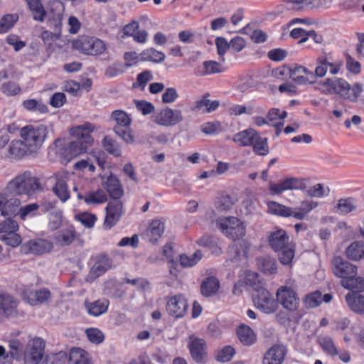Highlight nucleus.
<instances>
[{
    "mask_svg": "<svg viewBox=\"0 0 364 364\" xmlns=\"http://www.w3.org/2000/svg\"><path fill=\"white\" fill-rule=\"evenodd\" d=\"M268 242L270 247L279 253V259L283 264H290L294 257L295 245L290 242L286 230L275 228L269 232Z\"/></svg>",
    "mask_w": 364,
    "mask_h": 364,
    "instance_id": "obj_1",
    "label": "nucleus"
},
{
    "mask_svg": "<svg viewBox=\"0 0 364 364\" xmlns=\"http://www.w3.org/2000/svg\"><path fill=\"white\" fill-rule=\"evenodd\" d=\"M48 132L49 128L44 124L26 125L20 129V136L28 148L30 154L41 149Z\"/></svg>",
    "mask_w": 364,
    "mask_h": 364,
    "instance_id": "obj_2",
    "label": "nucleus"
},
{
    "mask_svg": "<svg viewBox=\"0 0 364 364\" xmlns=\"http://www.w3.org/2000/svg\"><path fill=\"white\" fill-rule=\"evenodd\" d=\"M7 188L16 194L27 195H31L43 189L39 179L32 176L29 171H26L14 178L9 183Z\"/></svg>",
    "mask_w": 364,
    "mask_h": 364,
    "instance_id": "obj_3",
    "label": "nucleus"
},
{
    "mask_svg": "<svg viewBox=\"0 0 364 364\" xmlns=\"http://www.w3.org/2000/svg\"><path fill=\"white\" fill-rule=\"evenodd\" d=\"M216 225L225 237L233 240H239L246 234V224L237 217L219 218Z\"/></svg>",
    "mask_w": 364,
    "mask_h": 364,
    "instance_id": "obj_4",
    "label": "nucleus"
},
{
    "mask_svg": "<svg viewBox=\"0 0 364 364\" xmlns=\"http://www.w3.org/2000/svg\"><path fill=\"white\" fill-rule=\"evenodd\" d=\"M72 45L74 49L85 55H100L106 49V46L102 40L87 36H80L73 41Z\"/></svg>",
    "mask_w": 364,
    "mask_h": 364,
    "instance_id": "obj_5",
    "label": "nucleus"
},
{
    "mask_svg": "<svg viewBox=\"0 0 364 364\" xmlns=\"http://www.w3.org/2000/svg\"><path fill=\"white\" fill-rule=\"evenodd\" d=\"M69 178L70 174L68 171H61L54 173L49 178L54 183L52 188L53 193L63 203H65L70 198V191L68 186Z\"/></svg>",
    "mask_w": 364,
    "mask_h": 364,
    "instance_id": "obj_6",
    "label": "nucleus"
},
{
    "mask_svg": "<svg viewBox=\"0 0 364 364\" xmlns=\"http://www.w3.org/2000/svg\"><path fill=\"white\" fill-rule=\"evenodd\" d=\"M45 343L38 337L28 341L24 351L25 364H38L44 355Z\"/></svg>",
    "mask_w": 364,
    "mask_h": 364,
    "instance_id": "obj_7",
    "label": "nucleus"
},
{
    "mask_svg": "<svg viewBox=\"0 0 364 364\" xmlns=\"http://www.w3.org/2000/svg\"><path fill=\"white\" fill-rule=\"evenodd\" d=\"M337 95L343 100L350 103L358 102L361 94L363 92V86L360 82H355L350 85L347 80L340 78Z\"/></svg>",
    "mask_w": 364,
    "mask_h": 364,
    "instance_id": "obj_8",
    "label": "nucleus"
},
{
    "mask_svg": "<svg viewBox=\"0 0 364 364\" xmlns=\"http://www.w3.org/2000/svg\"><path fill=\"white\" fill-rule=\"evenodd\" d=\"M152 121L164 127L175 126L183 120L182 112L169 107L161 109L151 117Z\"/></svg>",
    "mask_w": 364,
    "mask_h": 364,
    "instance_id": "obj_9",
    "label": "nucleus"
},
{
    "mask_svg": "<svg viewBox=\"0 0 364 364\" xmlns=\"http://www.w3.org/2000/svg\"><path fill=\"white\" fill-rule=\"evenodd\" d=\"M289 77L293 82L299 85L316 84V76L313 72L304 66L297 64L292 65L289 68Z\"/></svg>",
    "mask_w": 364,
    "mask_h": 364,
    "instance_id": "obj_10",
    "label": "nucleus"
},
{
    "mask_svg": "<svg viewBox=\"0 0 364 364\" xmlns=\"http://www.w3.org/2000/svg\"><path fill=\"white\" fill-rule=\"evenodd\" d=\"M277 299L282 307L289 311H296L299 306V299L296 291L289 287L282 286L276 293Z\"/></svg>",
    "mask_w": 364,
    "mask_h": 364,
    "instance_id": "obj_11",
    "label": "nucleus"
},
{
    "mask_svg": "<svg viewBox=\"0 0 364 364\" xmlns=\"http://www.w3.org/2000/svg\"><path fill=\"white\" fill-rule=\"evenodd\" d=\"M256 307L265 314H272L277 309V303L273 296L264 288L257 289L254 295Z\"/></svg>",
    "mask_w": 364,
    "mask_h": 364,
    "instance_id": "obj_12",
    "label": "nucleus"
},
{
    "mask_svg": "<svg viewBox=\"0 0 364 364\" xmlns=\"http://www.w3.org/2000/svg\"><path fill=\"white\" fill-rule=\"evenodd\" d=\"M305 188V180L296 177L287 178L278 183H269V191L272 195H280L287 191L304 190Z\"/></svg>",
    "mask_w": 364,
    "mask_h": 364,
    "instance_id": "obj_13",
    "label": "nucleus"
},
{
    "mask_svg": "<svg viewBox=\"0 0 364 364\" xmlns=\"http://www.w3.org/2000/svg\"><path fill=\"white\" fill-rule=\"evenodd\" d=\"M188 304L185 296L181 294L167 299L166 305L168 314L176 318L183 317L187 313Z\"/></svg>",
    "mask_w": 364,
    "mask_h": 364,
    "instance_id": "obj_14",
    "label": "nucleus"
},
{
    "mask_svg": "<svg viewBox=\"0 0 364 364\" xmlns=\"http://www.w3.org/2000/svg\"><path fill=\"white\" fill-rule=\"evenodd\" d=\"M331 266L334 275L342 279L357 274V267L341 257H334L331 261Z\"/></svg>",
    "mask_w": 364,
    "mask_h": 364,
    "instance_id": "obj_15",
    "label": "nucleus"
},
{
    "mask_svg": "<svg viewBox=\"0 0 364 364\" xmlns=\"http://www.w3.org/2000/svg\"><path fill=\"white\" fill-rule=\"evenodd\" d=\"M192 359L198 363H204L207 358L206 343L202 339L191 336L188 345Z\"/></svg>",
    "mask_w": 364,
    "mask_h": 364,
    "instance_id": "obj_16",
    "label": "nucleus"
},
{
    "mask_svg": "<svg viewBox=\"0 0 364 364\" xmlns=\"http://www.w3.org/2000/svg\"><path fill=\"white\" fill-rule=\"evenodd\" d=\"M106 216L104 221V226L106 229H111L120 219L123 213V205L119 200H114L109 202L106 208Z\"/></svg>",
    "mask_w": 364,
    "mask_h": 364,
    "instance_id": "obj_17",
    "label": "nucleus"
},
{
    "mask_svg": "<svg viewBox=\"0 0 364 364\" xmlns=\"http://www.w3.org/2000/svg\"><path fill=\"white\" fill-rule=\"evenodd\" d=\"M94 130L95 126L92 124L85 122L81 125H78L70 129V133L75 139L91 146L94 141L91 136V133Z\"/></svg>",
    "mask_w": 364,
    "mask_h": 364,
    "instance_id": "obj_18",
    "label": "nucleus"
},
{
    "mask_svg": "<svg viewBox=\"0 0 364 364\" xmlns=\"http://www.w3.org/2000/svg\"><path fill=\"white\" fill-rule=\"evenodd\" d=\"M287 353V348L284 345L275 344L264 353L262 364H282Z\"/></svg>",
    "mask_w": 364,
    "mask_h": 364,
    "instance_id": "obj_19",
    "label": "nucleus"
},
{
    "mask_svg": "<svg viewBox=\"0 0 364 364\" xmlns=\"http://www.w3.org/2000/svg\"><path fill=\"white\" fill-rule=\"evenodd\" d=\"M53 248V242L45 239H36L28 241L23 246L25 253L43 255L50 252Z\"/></svg>",
    "mask_w": 364,
    "mask_h": 364,
    "instance_id": "obj_20",
    "label": "nucleus"
},
{
    "mask_svg": "<svg viewBox=\"0 0 364 364\" xmlns=\"http://www.w3.org/2000/svg\"><path fill=\"white\" fill-rule=\"evenodd\" d=\"M18 301L7 293L0 294V311L7 318L16 317L18 315Z\"/></svg>",
    "mask_w": 364,
    "mask_h": 364,
    "instance_id": "obj_21",
    "label": "nucleus"
},
{
    "mask_svg": "<svg viewBox=\"0 0 364 364\" xmlns=\"http://www.w3.org/2000/svg\"><path fill=\"white\" fill-rule=\"evenodd\" d=\"M20 205L21 203L18 198L5 193H0V213L2 216L16 214Z\"/></svg>",
    "mask_w": 364,
    "mask_h": 364,
    "instance_id": "obj_22",
    "label": "nucleus"
},
{
    "mask_svg": "<svg viewBox=\"0 0 364 364\" xmlns=\"http://www.w3.org/2000/svg\"><path fill=\"white\" fill-rule=\"evenodd\" d=\"M165 225L159 219L153 220L145 232V237L152 243L157 242L164 233Z\"/></svg>",
    "mask_w": 364,
    "mask_h": 364,
    "instance_id": "obj_23",
    "label": "nucleus"
},
{
    "mask_svg": "<svg viewBox=\"0 0 364 364\" xmlns=\"http://www.w3.org/2000/svg\"><path fill=\"white\" fill-rule=\"evenodd\" d=\"M225 71V68L222 64L214 60H206L202 65L196 67L194 70V74L196 76L202 77L213 74L221 73Z\"/></svg>",
    "mask_w": 364,
    "mask_h": 364,
    "instance_id": "obj_24",
    "label": "nucleus"
},
{
    "mask_svg": "<svg viewBox=\"0 0 364 364\" xmlns=\"http://www.w3.org/2000/svg\"><path fill=\"white\" fill-rule=\"evenodd\" d=\"M341 77H331L326 78L324 80L318 82L316 80V84H313L314 90L318 91L321 93L328 95L332 93L337 95V89H338L339 82Z\"/></svg>",
    "mask_w": 364,
    "mask_h": 364,
    "instance_id": "obj_25",
    "label": "nucleus"
},
{
    "mask_svg": "<svg viewBox=\"0 0 364 364\" xmlns=\"http://www.w3.org/2000/svg\"><path fill=\"white\" fill-rule=\"evenodd\" d=\"M208 97L209 94L206 93L200 99L196 100L191 107V110L203 113H210L216 110L219 107V102L218 100L211 101Z\"/></svg>",
    "mask_w": 364,
    "mask_h": 364,
    "instance_id": "obj_26",
    "label": "nucleus"
},
{
    "mask_svg": "<svg viewBox=\"0 0 364 364\" xmlns=\"http://www.w3.org/2000/svg\"><path fill=\"white\" fill-rule=\"evenodd\" d=\"M257 133L255 129L248 128L234 134L232 140L239 146H251Z\"/></svg>",
    "mask_w": 364,
    "mask_h": 364,
    "instance_id": "obj_27",
    "label": "nucleus"
},
{
    "mask_svg": "<svg viewBox=\"0 0 364 364\" xmlns=\"http://www.w3.org/2000/svg\"><path fill=\"white\" fill-rule=\"evenodd\" d=\"M102 186L113 199L117 200L123 195V190L120 182L114 175L111 174L108 176L106 181H103Z\"/></svg>",
    "mask_w": 364,
    "mask_h": 364,
    "instance_id": "obj_28",
    "label": "nucleus"
},
{
    "mask_svg": "<svg viewBox=\"0 0 364 364\" xmlns=\"http://www.w3.org/2000/svg\"><path fill=\"white\" fill-rule=\"evenodd\" d=\"M77 198L83 200L89 205H93L105 203L107 200V196L102 189L99 188L96 191H89L84 196L78 193Z\"/></svg>",
    "mask_w": 364,
    "mask_h": 364,
    "instance_id": "obj_29",
    "label": "nucleus"
},
{
    "mask_svg": "<svg viewBox=\"0 0 364 364\" xmlns=\"http://www.w3.org/2000/svg\"><path fill=\"white\" fill-rule=\"evenodd\" d=\"M54 145L58 149L57 153L62 159L63 162L68 163L77 157L75 151H74L70 142L65 143L62 139H57L54 141Z\"/></svg>",
    "mask_w": 364,
    "mask_h": 364,
    "instance_id": "obj_30",
    "label": "nucleus"
},
{
    "mask_svg": "<svg viewBox=\"0 0 364 364\" xmlns=\"http://www.w3.org/2000/svg\"><path fill=\"white\" fill-rule=\"evenodd\" d=\"M54 145L58 149L57 153L62 159L63 162L68 163L77 157L75 151H74L70 142L65 143L62 139H57L54 141Z\"/></svg>",
    "mask_w": 364,
    "mask_h": 364,
    "instance_id": "obj_31",
    "label": "nucleus"
},
{
    "mask_svg": "<svg viewBox=\"0 0 364 364\" xmlns=\"http://www.w3.org/2000/svg\"><path fill=\"white\" fill-rule=\"evenodd\" d=\"M318 205L317 201L312 200H305L301 201L299 207L296 208H292L291 217L296 220H304L306 215Z\"/></svg>",
    "mask_w": 364,
    "mask_h": 364,
    "instance_id": "obj_32",
    "label": "nucleus"
},
{
    "mask_svg": "<svg viewBox=\"0 0 364 364\" xmlns=\"http://www.w3.org/2000/svg\"><path fill=\"white\" fill-rule=\"evenodd\" d=\"M357 208L356 200L353 198L339 199L333 208V212L338 215H347Z\"/></svg>",
    "mask_w": 364,
    "mask_h": 364,
    "instance_id": "obj_33",
    "label": "nucleus"
},
{
    "mask_svg": "<svg viewBox=\"0 0 364 364\" xmlns=\"http://www.w3.org/2000/svg\"><path fill=\"white\" fill-rule=\"evenodd\" d=\"M24 297L31 305L36 306L48 301L50 298V292L46 289L26 291Z\"/></svg>",
    "mask_w": 364,
    "mask_h": 364,
    "instance_id": "obj_34",
    "label": "nucleus"
},
{
    "mask_svg": "<svg viewBox=\"0 0 364 364\" xmlns=\"http://www.w3.org/2000/svg\"><path fill=\"white\" fill-rule=\"evenodd\" d=\"M76 237V232L73 226H68L57 232L54 238L57 243L61 246L70 245Z\"/></svg>",
    "mask_w": 364,
    "mask_h": 364,
    "instance_id": "obj_35",
    "label": "nucleus"
},
{
    "mask_svg": "<svg viewBox=\"0 0 364 364\" xmlns=\"http://www.w3.org/2000/svg\"><path fill=\"white\" fill-rule=\"evenodd\" d=\"M220 288L219 280L214 277L205 278L200 284V292L205 297L215 295Z\"/></svg>",
    "mask_w": 364,
    "mask_h": 364,
    "instance_id": "obj_36",
    "label": "nucleus"
},
{
    "mask_svg": "<svg viewBox=\"0 0 364 364\" xmlns=\"http://www.w3.org/2000/svg\"><path fill=\"white\" fill-rule=\"evenodd\" d=\"M346 301L348 307L354 312L364 314V296L356 293H348Z\"/></svg>",
    "mask_w": 364,
    "mask_h": 364,
    "instance_id": "obj_37",
    "label": "nucleus"
},
{
    "mask_svg": "<svg viewBox=\"0 0 364 364\" xmlns=\"http://www.w3.org/2000/svg\"><path fill=\"white\" fill-rule=\"evenodd\" d=\"M112 267V260L105 255H101L93 264L90 269V274L93 277L102 275Z\"/></svg>",
    "mask_w": 364,
    "mask_h": 364,
    "instance_id": "obj_38",
    "label": "nucleus"
},
{
    "mask_svg": "<svg viewBox=\"0 0 364 364\" xmlns=\"http://www.w3.org/2000/svg\"><path fill=\"white\" fill-rule=\"evenodd\" d=\"M341 285L345 289L353 291L362 292L364 291V279L361 277H356V275L342 279Z\"/></svg>",
    "mask_w": 364,
    "mask_h": 364,
    "instance_id": "obj_39",
    "label": "nucleus"
},
{
    "mask_svg": "<svg viewBox=\"0 0 364 364\" xmlns=\"http://www.w3.org/2000/svg\"><path fill=\"white\" fill-rule=\"evenodd\" d=\"M166 55L163 52L156 50L153 48H150L143 50L140 53V60L151 61L154 63H162L165 60Z\"/></svg>",
    "mask_w": 364,
    "mask_h": 364,
    "instance_id": "obj_40",
    "label": "nucleus"
},
{
    "mask_svg": "<svg viewBox=\"0 0 364 364\" xmlns=\"http://www.w3.org/2000/svg\"><path fill=\"white\" fill-rule=\"evenodd\" d=\"M69 360L72 364H92L89 354L79 348H73L70 350Z\"/></svg>",
    "mask_w": 364,
    "mask_h": 364,
    "instance_id": "obj_41",
    "label": "nucleus"
},
{
    "mask_svg": "<svg viewBox=\"0 0 364 364\" xmlns=\"http://www.w3.org/2000/svg\"><path fill=\"white\" fill-rule=\"evenodd\" d=\"M109 306L107 300H97L94 302L85 304L86 309L89 314L93 316H99L105 313Z\"/></svg>",
    "mask_w": 364,
    "mask_h": 364,
    "instance_id": "obj_42",
    "label": "nucleus"
},
{
    "mask_svg": "<svg viewBox=\"0 0 364 364\" xmlns=\"http://www.w3.org/2000/svg\"><path fill=\"white\" fill-rule=\"evenodd\" d=\"M30 10L32 12L35 21L43 22L46 15L41 0H26Z\"/></svg>",
    "mask_w": 364,
    "mask_h": 364,
    "instance_id": "obj_43",
    "label": "nucleus"
},
{
    "mask_svg": "<svg viewBox=\"0 0 364 364\" xmlns=\"http://www.w3.org/2000/svg\"><path fill=\"white\" fill-rule=\"evenodd\" d=\"M251 146H252L254 153L259 156H267L269 152L267 138L262 137L259 132Z\"/></svg>",
    "mask_w": 364,
    "mask_h": 364,
    "instance_id": "obj_44",
    "label": "nucleus"
},
{
    "mask_svg": "<svg viewBox=\"0 0 364 364\" xmlns=\"http://www.w3.org/2000/svg\"><path fill=\"white\" fill-rule=\"evenodd\" d=\"M9 152L14 158L23 157L26 154H30L28 148L23 139L12 141L9 145Z\"/></svg>",
    "mask_w": 364,
    "mask_h": 364,
    "instance_id": "obj_45",
    "label": "nucleus"
},
{
    "mask_svg": "<svg viewBox=\"0 0 364 364\" xmlns=\"http://www.w3.org/2000/svg\"><path fill=\"white\" fill-rule=\"evenodd\" d=\"M240 341L246 346H250L255 341V335L253 331L247 326L241 325L237 331Z\"/></svg>",
    "mask_w": 364,
    "mask_h": 364,
    "instance_id": "obj_46",
    "label": "nucleus"
},
{
    "mask_svg": "<svg viewBox=\"0 0 364 364\" xmlns=\"http://www.w3.org/2000/svg\"><path fill=\"white\" fill-rule=\"evenodd\" d=\"M332 60H330L326 55H320L316 58V68L314 69L316 77H324L327 73L328 68L330 69Z\"/></svg>",
    "mask_w": 364,
    "mask_h": 364,
    "instance_id": "obj_47",
    "label": "nucleus"
},
{
    "mask_svg": "<svg viewBox=\"0 0 364 364\" xmlns=\"http://www.w3.org/2000/svg\"><path fill=\"white\" fill-rule=\"evenodd\" d=\"M318 343L323 350L328 355L336 356L338 354V350L331 337L327 336H319L318 338Z\"/></svg>",
    "mask_w": 364,
    "mask_h": 364,
    "instance_id": "obj_48",
    "label": "nucleus"
},
{
    "mask_svg": "<svg viewBox=\"0 0 364 364\" xmlns=\"http://www.w3.org/2000/svg\"><path fill=\"white\" fill-rule=\"evenodd\" d=\"M23 107L30 112H37L41 114L48 112V106L41 100L29 99L23 102Z\"/></svg>",
    "mask_w": 364,
    "mask_h": 364,
    "instance_id": "obj_49",
    "label": "nucleus"
},
{
    "mask_svg": "<svg viewBox=\"0 0 364 364\" xmlns=\"http://www.w3.org/2000/svg\"><path fill=\"white\" fill-rule=\"evenodd\" d=\"M251 245L247 240H242L238 244H235L230 247V252H235V259H240L242 257H247Z\"/></svg>",
    "mask_w": 364,
    "mask_h": 364,
    "instance_id": "obj_50",
    "label": "nucleus"
},
{
    "mask_svg": "<svg viewBox=\"0 0 364 364\" xmlns=\"http://www.w3.org/2000/svg\"><path fill=\"white\" fill-rule=\"evenodd\" d=\"M270 213L282 217H291L292 208L285 206L277 202H270L268 204Z\"/></svg>",
    "mask_w": 364,
    "mask_h": 364,
    "instance_id": "obj_51",
    "label": "nucleus"
},
{
    "mask_svg": "<svg viewBox=\"0 0 364 364\" xmlns=\"http://www.w3.org/2000/svg\"><path fill=\"white\" fill-rule=\"evenodd\" d=\"M233 205L234 201L228 195H222L219 196L215 202V207L220 212H226L230 210Z\"/></svg>",
    "mask_w": 364,
    "mask_h": 364,
    "instance_id": "obj_52",
    "label": "nucleus"
},
{
    "mask_svg": "<svg viewBox=\"0 0 364 364\" xmlns=\"http://www.w3.org/2000/svg\"><path fill=\"white\" fill-rule=\"evenodd\" d=\"M202 257L203 254L200 250L196 251L190 256L181 255L180 256V263L183 267H191L196 265L201 259Z\"/></svg>",
    "mask_w": 364,
    "mask_h": 364,
    "instance_id": "obj_53",
    "label": "nucleus"
},
{
    "mask_svg": "<svg viewBox=\"0 0 364 364\" xmlns=\"http://www.w3.org/2000/svg\"><path fill=\"white\" fill-rule=\"evenodd\" d=\"M112 118L117 123L115 127H120V128L129 127L132 122V119L128 114L119 109L112 112Z\"/></svg>",
    "mask_w": 364,
    "mask_h": 364,
    "instance_id": "obj_54",
    "label": "nucleus"
},
{
    "mask_svg": "<svg viewBox=\"0 0 364 364\" xmlns=\"http://www.w3.org/2000/svg\"><path fill=\"white\" fill-rule=\"evenodd\" d=\"M18 230V223L12 218H7L0 222V235H9Z\"/></svg>",
    "mask_w": 364,
    "mask_h": 364,
    "instance_id": "obj_55",
    "label": "nucleus"
},
{
    "mask_svg": "<svg viewBox=\"0 0 364 364\" xmlns=\"http://www.w3.org/2000/svg\"><path fill=\"white\" fill-rule=\"evenodd\" d=\"M18 21V16L15 14L4 15L0 20V33H4L12 28Z\"/></svg>",
    "mask_w": 364,
    "mask_h": 364,
    "instance_id": "obj_56",
    "label": "nucleus"
},
{
    "mask_svg": "<svg viewBox=\"0 0 364 364\" xmlns=\"http://www.w3.org/2000/svg\"><path fill=\"white\" fill-rule=\"evenodd\" d=\"M153 79L152 73L150 70H144L137 75L136 81L133 84L135 88L144 90L146 84Z\"/></svg>",
    "mask_w": 364,
    "mask_h": 364,
    "instance_id": "obj_57",
    "label": "nucleus"
},
{
    "mask_svg": "<svg viewBox=\"0 0 364 364\" xmlns=\"http://www.w3.org/2000/svg\"><path fill=\"white\" fill-rule=\"evenodd\" d=\"M235 353V349L230 346H227L219 350L215 358L218 362L226 363L229 362L232 358Z\"/></svg>",
    "mask_w": 364,
    "mask_h": 364,
    "instance_id": "obj_58",
    "label": "nucleus"
},
{
    "mask_svg": "<svg viewBox=\"0 0 364 364\" xmlns=\"http://www.w3.org/2000/svg\"><path fill=\"white\" fill-rule=\"evenodd\" d=\"M103 145L105 150L114 156L121 155L122 151L119 145L111 138L105 136L103 139Z\"/></svg>",
    "mask_w": 364,
    "mask_h": 364,
    "instance_id": "obj_59",
    "label": "nucleus"
},
{
    "mask_svg": "<svg viewBox=\"0 0 364 364\" xmlns=\"http://www.w3.org/2000/svg\"><path fill=\"white\" fill-rule=\"evenodd\" d=\"M0 240L3 241L6 245L16 247L21 243V237L16 232L10 234L0 235Z\"/></svg>",
    "mask_w": 364,
    "mask_h": 364,
    "instance_id": "obj_60",
    "label": "nucleus"
},
{
    "mask_svg": "<svg viewBox=\"0 0 364 364\" xmlns=\"http://www.w3.org/2000/svg\"><path fill=\"white\" fill-rule=\"evenodd\" d=\"M67 358V354L64 351L57 353L48 354L46 356L43 364H63Z\"/></svg>",
    "mask_w": 364,
    "mask_h": 364,
    "instance_id": "obj_61",
    "label": "nucleus"
},
{
    "mask_svg": "<svg viewBox=\"0 0 364 364\" xmlns=\"http://www.w3.org/2000/svg\"><path fill=\"white\" fill-rule=\"evenodd\" d=\"M1 92L9 96L18 95L21 92L20 86L14 82L9 81L3 83L1 87Z\"/></svg>",
    "mask_w": 364,
    "mask_h": 364,
    "instance_id": "obj_62",
    "label": "nucleus"
},
{
    "mask_svg": "<svg viewBox=\"0 0 364 364\" xmlns=\"http://www.w3.org/2000/svg\"><path fill=\"white\" fill-rule=\"evenodd\" d=\"M114 132L119 136L126 143L132 144L134 141V137L132 133L130 126L120 128V127H114Z\"/></svg>",
    "mask_w": 364,
    "mask_h": 364,
    "instance_id": "obj_63",
    "label": "nucleus"
},
{
    "mask_svg": "<svg viewBox=\"0 0 364 364\" xmlns=\"http://www.w3.org/2000/svg\"><path fill=\"white\" fill-rule=\"evenodd\" d=\"M86 335L88 340L95 344L101 343L104 339L105 336L103 333L98 328H91L86 330Z\"/></svg>",
    "mask_w": 364,
    "mask_h": 364,
    "instance_id": "obj_64",
    "label": "nucleus"
}]
</instances>
